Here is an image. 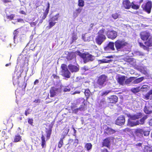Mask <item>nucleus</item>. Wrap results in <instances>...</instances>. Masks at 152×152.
<instances>
[{
  "label": "nucleus",
  "instance_id": "nucleus-1",
  "mask_svg": "<svg viewBox=\"0 0 152 152\" xmlns=\"http://www.w3.org/2000/svg\"><path fill=\"white\" fill-rule=\"evenodd\" d=\"M140 36L141 39L144 41H146L145 45L142 43L140 42V47L144 50L147 51L149 50L148 47L152 46V36L151 35L150 33L147 31H143L141 33Z\"/></svg>",
  "mask_w": 152,
  "mask_h": 152
},
{
  "label": "nucleus",
  "instance_id": "nucleus-2",
  "mask_svg": "<svg viewBox=\"0 0 152 152\" xmlns=\"http://www.w3.org/2000/svg\"><path fill=\"white\" fill-rule=\"evenodd\" d=\"M115 48L118 51H127V43L123 40H118L115 43Z\"/></svg>",
  "mask_w": 152,
  "mask_h": 152
},
{
  "label": "nucleus",
  "instance_id": "nucleus-3",
  "mask_svg": "<svg viewBox=\"0 0 152 152\" xmlns=\"http://www.w3.org/2000/svg\"><path fill=\"white\" fill-rule=\"evenodd\" d=\"M77 54L83 59V61L84 63L92 61L95 58L94 56L88 53H82L78 51L77 52Z\"/></svg>",
  "mask_w": 152,
  "mask_h": 152
},
{
  "label": "nucleus",
  "instance_id": "nucleus-4",
  "mask_svg": "<svg viewBox=\"0 0 152 152\" xmlns=\"http://www.w3.org/2000/svg\"><path fill=\"white\" fill-rule=\"evenodd\" d=\"M106 39L104 35V29H102L99 30L98 32V35L96 38V41L97 44L101 45Z\"/></svg>",
  "mask_w": 152,
  "mask_h": 152
},
{
  "label": "nucleus",
  "instance_id": "nucleus-5",
  "mask_svg": "<svg viewBox=\"0 0 152 152\" xmlns=\"http://www.w3.org/2000/svg\"><path fill=\"white\" fill-rule=\"evenodd\" d=\"M62 70L61 71V75L65 77L64 79L67 80V78L70 77L71 74L68 70L67 66L64 64H62L61 66Z\"/></svg>",
  "mask_w": 152,
  "mask_h": 152
},
{
  "label": "nucleus",
  "instance_id": "nucleus-6",
  "mask_svg": "<svg viewBox=\"0 0 152 152\" xmlns=\"http://www.w3.org/2000/svg\"><path fill=\"white\" fill-rule=\"evenodd\" d=\"M107 80V77L106 75H102L99 76L97 81V83L99 86V88H101L104 86Z\"/></svg>",
  "mask_w": 152,
  "mask_h": 152
},
{
  "label": "nucleus",
  "instance_id": "nucleus-7",
  "mask_svg": "<svg viewBox=\"0 0 152 152\" xmlns=\"http://www.w3.org/2000/svg\"><path fill=\"white\" fill-rule=\"evenodd\" d=\"M152 7V3L151 1H148L142 6L143 10L148 13L151 12Z\"/></svg>",
  "mask_w": 152,
  "mask_h": 152
},
{
  "label": "nucleus",
  "instance_id": "nucleus-8",
  "mask_svg": "<svg viewBox=\"0 0 152 152\" xmlns=\"http://www.w3.org/2000/svg\"><path fill=\"white\" fill-rule=\"evenodd\" d=\"M112 140H113V138L110 137H108L104 140L102 142L103 146H105L108 148H109L111 145V142Z\"/></svg>",
  "mask_w": 152,
  "mask_h": 152
},
{
  "label": "nucleus",
  "instance_id": "nucleus-9",
  "mask_svg": "<svg viewBox=\"0 0 152 152\" xmlns=\"http://www.w3.org/2000/svg\"><path fill=\"white\" fill-rule=\"evenodd\" d=\"M106 34L108 38L112 39H115L117 36V32L114 30H108L106 32Z\"/></svg>",
  "mask_w": 152,
  "mask_h": 152
},
{
  "label": "nucleus",
  "instance_id": "nucleus-10",
  "mask_svg": "<svg viewBox=\"0 0 152 152\" xmlns=\"http://www.w3.org/2000/svg\"><path fill=\"white\" fill-rule=\"evenodd\" d=\"M60 89L54 87H51L50 91V97H53L60 92Z\"/></svg>",
  "mask_w": 152,
  "mask_h": 152
},
{
  "label": "nucleus",
  "instance_id": "nucleus-11",
  "mask_svg": "<svg viewBox=\"0 0 152 152\" xmlns=\"http://www.w3.org/2000/svg\"><path fill=\"white\" fill-rule=\"evenodd\" d=\"M125 121L124 116L121 115L119 116L116 120L115 124L117 125L121 126L124 124Z\"/></svg>",
  "mask_w": 152,
  "mask_h": 152
},
{
  "label": "nucleus",
  "instance_id": "nucleus-12",
  "mask_svg": "<svg viewBox=\"0 0 152 152\" xmlns=\"http://www.w3.org/2000/svg\"><path fill=\"white\" fill-rule=\"evenodd\" d=\"M114 43L112 42H110L104 48L105 51L109 52L112 50H114Z\"/></svg>",
  "mask_w": 152,
  "mask_h": 152
},
{
  "label": "nucleus",
  "instance_id": "nucleus-13",
  "mask_svg": "<svg viewBox=\"0 0 152 152\" xmlns=\"http://www.w3.org/2000/svg\"><path fill=\"white\" fill-rule=\"evenodd\" d=\"M68 68L72 73L77 72L79 69L78 66H76L71 64L68 65Z\"/></svg>",
  "mask_w": 152,
  "mask_h": 152
},
{
  "label": "nucleus",
  "instance_id": "nucleus-14",
  "mask_svg": "<svg viewBox=\"0 0 152 152\" xmlns=\"http://www.w3.org/2000/svg\"><path fill=\"white\" fill-rule=\"evenodd\" d=\"M118 98L115 96L113 95L107 98V101L108 102L111 103H115L118 101Z\"/></svg>",
  "mask_w": 152,
  "mask_h": 152
},
{
  "label": "nucleus",
  "instance_id": "nucleus-15",
  "mask_svg": "<svg viewBox=\"0 0 152 152\" xmlns=\"http://www.w3.org/2000/svg\"><path fill=\"white\" fill-rule=\"evenodd\" d=\"M138 121H137V120L134 121L131 119L129 118L128 119L127 125L130 127H133L138 125Z\"/></svg>",
  "mask_w": 152,
  "mask_h": 152
},
{
  "label": "nucleus",
  "instance_id": "nucleus-16",
  "mask_svg": "<svg viewBox=\"0 0 152 152\" xmlns=\"http://www.w3.org/2000/svg\"><path fill=\"white\" fill-rule=\"evenodd\" d=\"M134 133L137 136L141 137L143 136V130L140 128L136 129L135 130Z\"/></svg>",
  "mask_w": 152,
  "mask_h": 152
},
{
  "label": "nucleus",
  "instance_id": "nucleus-17",
  "mask_svg": "<svg viewBox=\"0 0 152 152\" xmlns=\"http://www.w3.org/2000/svg\"><path fill=\"white\" fill-rule=\"evenodd\" d=\"M126 77L124 76H118V82L121 85H123L124 84V83Z\"/></svg>",
  "mask_w": 152,
  "mask_h": 152
},
{
  "label": "nucleus",
  "instance_id": "nucleus-18",
  "mask_svg": "<svg viewBox=\"0 0 152 152\" xmlns=\"http://www.w3.org/2000/svg\"><path fill=\"white\" fill-rule=\"evenodd\" d=\"M123 7L125 9H129L131 7V3L128 0H125L123 1Z\"/></svg>",
  "mask_w": 152,
  "mask_h": 152
},
{
  "label": "nucleus",
  "instance_id": "nucleus-19",
  "mask_svg": "<svg viewBox=\"0 0 152 152\" xmlns=\"http://www.w3.org/2000/svg\"><path fill=\"white\" fill-rule=\"evenodd\" d=\"M142 116V113H137L135 114L131 115L130 119L135 120L136 119H138L139 118H141Z\"/></svg>",
  "mask_w": 152,
  "mask_h": 152
},
{
  "label": "nucleus",
  "instance_id": "nucleus-20",
  "mask_svg": "<svg viewBox=\"0 0 152 152\" xmlns=\"http://www.w3.org/2000/svg\"><path fill=\"white\" fill-rule=\"evenodd\" d=\"M152 106H145L144 108L145 113L147 114H149L152 113Z\"/></svg>",
  "mask_w": 152,
  "mask_h": 152
},
{
  "label": "nucleus",
  "instance_id": "nucleus-21",
  "mask_svg": "<svg viewBox=\"0 0 152 152\" xmlns=\"http://www.w3.org/2000/svg\"><path fill=\"white\" fill-rule=\"evenodd\" d=\"M105 130L106 131L105 132H106L108 135L113 134L116 132V131L115 130L108 127H107V128L105 129Z\"/></svg>",
  "mask_w": 152,
  "mask_h": 152
},
{
  "label": "nucleus",
  "instance_id": "nucleus-22",
  "mask_svg": "<svg viewBox=\"0 0 152 152\" xmlns=\"http://www.w3.org/2000/svg\"><path fill=\"white\" fill-rule=\"evenodd\" d=\"M147 118V116L145 115L142 117L139 120H137V121H138V123L137 124L138 125L140 124L143 125L145 123V120Z\"/></svg>",
  "mask_w": 152,
  "mask_h": 152
},
{
  "label": "nucleus",
  "instance_id": "nucleus-23",
  "mask_svg": "<svg viewBox=\"0 0 152 152\" xmlns=\"http://www.w3.org/2000/svg\"><path fill=\"white\" fill-rule=\"evenodd\" d=\"M143 0H141V1L140 2L139 4H140V3L142 2ZM132 5H131V7L134 10H137L139 9L140 7V5L136 4L135 2H133L131 3Z\"/></svg>",
  "mask_w": 152,
  "mask_h": 152
},
{
  "label": "nucleus",
  "instance_id": "nucleus-24",
  "mask_svg": "<svg viewBox=\"0 0 152 152\" xmlns=\"http://www.w3.org/2000/svg\"><path fill=\"white\" fill-rule=\"evenodd\" d=\"M152 95V90H151L144 96V98L146 100H148L151 97Z\"/></svg>",
  "mask_w": 152,
  "mask_h": 152
},
{
  "label": "nucleus",
  "instance_id": "nucleus-25",
  "mask_svg": "<svg viewBox=\"0 0 152 152\" xmlns=\"http://www.w3.org/2000/svg\"><path fill=\"white\" fill-rule=\"evenodd\" d=\"M144 79V77H141L140 78H138L134 80L132 82V83L134 84L142 82Z\"/></svg>",
  "mask_w": 152,
  "mask_h": 152
},
{
  "label": "nucleus",
  "instance_id": "nucleus-26",
  "mask_svg": "<svg viewBox=\"0 0 152 152\" xmlns=\"http://www.w3.org/2000/svg\"><path fill=\"white\" fill-rule=\"evenodd\" d=\"M112 61V60H107L106 59H102V60H98V62L99 64H101L102 63H110Z\"/></svg>",
  "mask_w": 152,
  "mask_h": 152
},
{
  "label": "nucleus",
  "instance_id": "nucleus-27",
  "mask_svg": "<svg viewBox=\"0 0 152 152\" xmlns=\"http://www.w3.org/2000/svg\"><path fill=\"white\" fill-rule=\"evenodd\" d=\"M134 77H130L126 79L124 85H129L134 80Z\"/></svg>",
  "mask_w": 152,
  "mask_h": 152
},
{
  "label": "nucleus",
  "instance_id": "nucleus-28",
  "mask_svg": "<svg viewBox=\"0 0 152 152\" xmlns=\"http://www.w3.org/2000/svg\"><path fill=\"white\" fill-rule=\"evenodd\" d=\"M143 150V152H152V149L148 146L144 147Z\"/></svg>",
  "mask_w": 152,
  "mask_h": 152
},
{
  "label": "nucleus",
  "instance_id": "nucleus-29",
  "mask_svg": "<svg viewBox=\"0 0 152 152\" xmlns=\"http://www.w3.org/2000/svg\"><path fill=\"white\" fill-rule=\"evenodd\" d=\"M56 23V22H54L53 20L50 19L49 20V28H51Z\"/></svg>",
  "mask_w": 152,
  "mask_h": 152
},
{
  "label": "nucleus",
  "instance_id": "nucleus-30",
  "mask_svg": "<svg viewBox=\"0 0 152 152\" xmlns=\"http://www.w3.org/2000/svg\"><path fill=\"white\" fill-rule=\"evenodd\" d=\"M140 91V86L131 89V91L134 93H137Z\"/></svg>",
  "mask_w": 152,
  "mask_h": 152
},
{
  "label": "nucleus",
  "instance_id": "nucleus-31",
  "mask_svg": "<svg viewBox=\"0 0 152 152\" xmlns=\"http://www.w3.org/2000/svg\"><path fill=\"white\" fill-rule=\"evenodd\" d=\"M148 86L147 85H143L140 87V91L143 92H145L147 91L148 89Z\"/></svg>",
  "mask_w": 152,
  "mask_h": 152
},
{
  "label": "nucleus",
  "instance_id": "nucleus-32",
  "mask_svg": "<svg viewBox=\"0 0 152 152\" xmlns=\"http://www.w3.org/2000/svg\"><path fill=\"white\" fill-rule=\"evenodd\" d=\"M91 94V93L88 89H86L85 90V96L86 97L87 99L90 95Z\"/></svg>",
  "mask_w": 152,
  "mask_h": 152
},
{
  "label": "nucleus",
  "instance_id": "nucleus-33",
  "mask_svg": "<svg viewBox=\"0 0 152 152\" xmlns=\"http://www.w3.org/2000/svg\"><path fill=\"white\" fill-rule=\"evenodd\" d=\"M64 137H62L61 138L60 140L58 143V147L60 148L61 147L63 144V140L64 139Z\"/></svg>",
  "mask_w": 152,
  "mask_h": 152
},
{
  "label": "nucleus",
  "instance_id": "nucleus-34",
  "mask_svg": "<svg viewBox=\"0 0 152 152\" xmlns=\"http://www.w3.org/2000/svg\"><path fill=\"white\" fill-rule=\"evenodd\" d=\"M41 139H42V144L41 145L42 146V148H43L44 146L45 145L46 142L45 140V138L44 136L42 135L41 137Z\"/></svg>",
  "mask_w": 152,
  "mask_h": 152
},
{
  "label": "nucleus",
  "instance_id": "nucleus-35",
  "mask_svg": "<svg viewBox=\"0 0 152 152\" xmlns=\"http://www.w3.org/2000/svg\"><path fill=\"white\" fill-rule=\"evenodd\" d=\"M90 69V68L88 66H85L84 67H82L80 70L82 72H84L86 71L89 70Z\"/></svg>",
  "mask_w": 152,
  "mask_h": 152
},
{
  "label": "nucleus",
  "instance_id": "nucleus-36",
  "mask_svg": "<svg viewBox=\"0 0 152 152\" xmlns=\"http://www.w3.org/2000/svg\"><path fill=\"white\" fill-rule=\"evenodd\" d=\"M20 140H21V137L20 135H16L14 138V142H17L20 141Z\"/></svg>",
  "mask_w": 152,
  "mask_h": 152
},
{
  "label": "nucleus",
  "instance_id": "nucleus-37",
  "mask_svg": "<svg viewBox=\"0 0 152 152\" xmlns=\"http://www.w3.org/2000/svg\"><path fill=\"white\" fill-rule=\"evenodd\" d=\"M83 39L85 41H90L91 38L90 37H88L86 35H85L84 36H82Z\"/></svg>",
  "mask_w": 152,
  "mask_h": 152
},
{
  "label": "nucleus",
  "instance_id": "nucleus-38",
  "mask_svg": "<svg viewBox=\"0 0 152 152\" xmlns=\"http://www.w3.org/2000/svg\"><path fill=\"white\" fill-rule=\"evenodd\" d=\"M134 54L136 56H144V53L139 51H136L134 52Z\"/></svg>",
  "mask_w": 152,
  "mask_h": 152
},
{
  "label": "nucleus",
  "instance_id": "nucleus-39",
  "mask_svg": "<svg viewBox=\"0 0 152 152\" xmlns=\"http://www.w3.org/2000/svg\"><path fill=\"white\" fill-rule=\"evenodd\" d=\"M49 8L50 4L49 3H48L47 8L46 9L45 12L44 13V15H45L46 16H47V15L48 14L49 11Z\"/></svg>",
  "mask_w": 152,
  "mask_h": 152
},
{
  "label": "nucleus",
  "instance_id": "nucleus-40",
  "mask_svg": "<svg viewBox=\"0 0 152 152\" xmlns=\"http://www.w3.org/2000/svg\"><path fill=\"white\" fill-rule=\"evenodd\" d=\"M99 104L102 107H104L106 106V102L104 100L102 99L101 101Z\"/></svg>",
  "mask_w": 152,
  "mask_h": 152
},
{
  "label": "nucleus",
  "instance_id": "nucleus-41",
  "mask_svg": "<svg viewBox=\"0 0 152 152\" xmlns=\"http://www.w3.org/2000/svg\"><path fill=\"white\" fill-rule=\"evenodd\" d=\"M92 147V145L91 143H87L85 145V148L87 150L89 151L91 149Z\"/></svg>",
  "mask_w": 152,
  "mask_h": 152
},
{
  "label": "nucleus",
  "instance_id": "nucleus-42",
  "mask_svg": "<svg viewBox=\"0 0 152 152\" xmlns=\"http://www.w3.org/2000/svg\"><path fill=\"white\" fill-rule=\"evenodd\" d=\"M18 29H17L15 30L13 32V35H14L13 39H14V42L15 41V39L16 36L18 34V33L19 32V31H18Z\"/></svg>",
  "mask_w": 152,
  "mask_h": 152
},
{
  "label": "nucleus",
  "instance_id": "nucleus-43",
  "mask_svg": "<svg viewBox=\"0 0 152 152\" xmlns=\"http://www.w3.org/2000/svg\"><path fill=\"white\" fill-rule=\"evenodd\" d=\"M110 92V90H107L103 91L102 93V96H106Z\"/></svg>",
  "mask_w": 152,
  "mask_h": 152
},
{
  "label": "nucleus",
  "instance_id": "nucleus-44",
  "mask_svg": "<svg viewBox=\"0 0 152 152\" xmlns=\"http://www.w3.org/2000/svg\"><path fill=\"white\" fill-rule=\"evenodd\" d=\"M78 5L80 7H83L84 6V1L83 0H79L78 1Z\"/></svg>",
  "mask_w": 152,
  "mask_h": 152
},
{
  "label": "nucleus",
  "instance_id": "nucleus-45",
  "mask_svg": "<svg viewBox=\"0 0 152 152\" xmlns=\"http://www.w3.org/2000/svg\"><path fill=\"white\" fill-rule=\"evenodd\" d=\"M120 16V14L117 13L113 14L112 15V17L114 19H116Z\"/></svg>",
  "mask_w": 152,
  "mask_h": 152
},
{
  "label": "nucleus",
  "instance_id": "nucleus-46",
  "mask_svg": "<svg viewBox=\"0 0 152 152\" xmlns=\"http://www.w3.org/2000/svg\"><path fill=\"white\" fill-rule=\"evenodd\" d=\"M142 143H139L136 144L135 146L136 147H139L138 148L139 149V150H140L141 149H142Z\"/></svg>",
  "mask_w": 152,
  "mask_h": 152
},
{
  "label": "nucleus",
  "instance_id": "nucleus-47",
  "mask_svg": "<svg viewBox=\"0 0 152 152\" xmlns=\"http://www.w3.org/2000/svg\"><path fill=\"white\" fill-rule=\"evenodd\" d=\"M51 130H49L46 132L47 133V138H49L51 134Z\"/></svg>",
  "mask_w": 152,
  "mask_h": 152
},
{
  "label": "nucleus",
  "instance_id": "nucleus-48",
  "mask_svg": "<svg viewBox=\"0 0 152 152\" xmlns=\"http://www.w3.org/2000/svg\"><path fill=\"white\" fill-rule=\"evenodd\" d=\"M58 15L59 14H56L55 16L51 18L50 19L53 20V21L54 22H55V21H57L58 20V17H58Z\"/></svg>",
  "mask_w": 152,
  "mask_h": 152
},
{
  "label": "nucleus",
  "instance_id": "nucleus-49",
  "mask_svg": "<svg viewBox=\"0 0 152 152\" xmlns=\"http://www.w3.org/2000/svg\"><path fill=\"white\" fill-rule=\"evenodd\" d=\"M84 106L83 105H80V107L79 108H78L79 110L80 111H82L83 110H84Z\"/></svg>",
  "mask_w": 152,
  "mask_h": 152
},
{
  "label": "nucleus",
  "instance_id": "nucleus-50",
  "mask_svg": "<svg viewBox=\"0 0 152 152\" xmlns=\"http://www.w3.org/2000/svg\"><path fill=\"white\" fill-rule=\"evenodd\" d=\"M149 134V131H144L143 130V134L145 136H148Z\"/></svg>",
  "mask_w": 152,
  "mask_h": 152
},
{
  "label": "nucleus",
  "instance_id": "nucleus-51",
  "mask_svg": "<svg viewBox=\"0 0 152 152\" xmlns=\"http://www.w3.org/2000/svg\"><path fill=\"white\" fill-rule=\"evenodd\" d=\"M68 132V131H67V130H64L62 134V137L63 136L64 137V136L65 137V136H66Z\"/></svg>",
  "mask_w": 152,
  "mask_h": 152
},
{
  "label": "nucleus",
  "instance_id": "nucleus-52",
  "mask_svg": "<svg viewBox=\"0 0 152 152\" xmlns=\"http://www.w3.org/2000/svg\"><path fill=\"white\" fill-rule=\"evenodd\" d=\"M70 90V88L68 86L67 87L65 88L64 89V92L69 91Z\"/></svg>",
  "mask_w": 152,
  "mask_h": 152
},
{
  "label": "nucleus",
  "instance_id": "nucleus-53",
  "mask_svg": "<svg viewBox=\"0 0 152 152\" xmlns=\"http://www.w3.org/2000/svg\"><path fill=\"white\" fill-rule=\"evenodd\" d=\"M81 9H78L76 10V16H78V14H79L81 12Z\"/></svg>",
  "mask_w": 152,
  "mask_h": 152
},
{
  "label": "nucleus",
  "instance_id": "nucleus-54",
  "mask_svg": "<svg viewBox=\"0 0 152 152\" xmlns=\"http://www.w3.org/2000/svg\"><path fill=\"white\" fill-rule=\"evenodd\" d=\"M14 17V15H10L8 16H7V18L8 19H10L11 20H12L13 19V18Z\"/></svg>",
  "mask_w": 152,
  "mask_h": 152
},
{
  "label": "nucleus",
  "instance_id": "nucleus-55",
  "mask_svg": "<svg viewBox=\"0 0 152 152\" xmlns=\"http://www.w3.org/2000/svg\"><path fill=\"white\" fill-rule=\"evenodd\" d=\"M77 39V36L75 35H73L72 37V42H73L75 40Z\"/></svg>",
  "mask_w": 152,
  "mask_h": 152
},
{
  "label": "nucleus",
  "instance_id": "nucleus-56",
  "mask_svg": "<svg viewBox=\"0 0 152 152\" xmlns=\"http://www.w3.org/2000/svg\"><path fill=\"white\" fill-rule=\"evenodd\" d=\"M33 120L32 119H29L28 120V123L29 124H30L31 125H32L33 123Z\"/></svg>",
  "mask_w": 152,
  "mask_h": 152
},
{
  "label": "nucleus",
  "instance_id": "nucleus-57",
  "mask_svg": "<svg viewBox=\"0 0 152 152\" xmlns=\"http://www.w3.org/2000/svg\"><path fill=\"white\" fill-rule=\"evenodd\" d=\"M1 1L4 3H7L8 2H11V1L10 0H1Z\"/></svg>",
  "mask_w": 152,
  "mask_h": 152
},
{
  "label": "nucleus",
  "instance_id": "nucleus-58",
  "mask_svg": "<svg viewBox=\"0 0 152 152\" xmlns=\"http://www.w3.org/2000/svg\"><path fill=\"white\" fill-rule=\"evenodd\" d=\"M52 77H53L54 78L56 79H59V77L56 75H52Z\"/></svg>",
  "mask_w": 152,
  "mask_h": 152
},
{
  "label": "nucleus",
  "instance_id": "nucleus-59",
  "mask_svg": "<svg viewBox=\"0 0 152 152\" xmlns=\"http://www.w3.org/2000/svg\"><path fill=\"white\" fill-rule=\"evenodd\" d=\"M125 115H126L129 118H130L131 117V115L129 113H125Z\"/></svg>",
  "mask_w": 152,
  "mask_h": 152
},
{
  "label": "nucleus",
  "instance_id": "nucleus-60",
  "mask_svg": "<svg viewBox=\"0 0 152 152\" xmlns=\"http://www.w3.org/2000/svg\"><path fill=\"white\" fill-rule=\"evenodd\" d=\"M104 57L105 58H109V59L113 58V57L112 56H104Z\"/></svg>",
  "mask_w": 152,
  "mask_h": 152
},
{
  "label": "nucleus",
  "instance_id": "nucleus-61",
  "mask_svg": "<svg viewBox=\"0 0 152 152\" xmlns=\"http://www.w3.org/2000/svg\"><path fill=\"white\" fill-rule=\"evenodd\" d=\"M78 110H79L78 109V108H76V109H75L74 110H73V112L75 113H77L78 112Z\"/></svg>",
  "mask_w": 152,
  "mask_h": 152
},
{
  "label": "nucleus",
  "instance_id": "nucleus-62",
  "mask_svg": "<svg viewBox=\"0 0 152 152\" xmlns=\"http://www.w3.org/2000/svg\"><path fill=\"white\" fill-rule=\"evenodd\" d=\"M36 24H37V23L34 22L31 23H30V25L31 26H35L36 25Z\"/></svg>",
  "mask_w": 152,
  "mask_h": 152
},
{
  "label": "nucleus",
  "instance_id": "nucleus-63",
  "mask_svg": "<svg viewBox=\"0 0 152 152\" xmlns=\"http://www.w3.org/2000/svg\"><path fill=\"white\" fill-rule=\"evenodd\" d=\"M30 114V113L28 112V110L25 111V115H26L27 116L28 114Z\"/></svg>",
  "mask_w": 152,
  "mask_h": 152
},
{
  "label": "nucleus",
  "instance_id": "nucleus-64",
  "mask_svg": "<svg viewBox=\"0 0 152 152\" xmlns=\"http://www.w3.org/2000/svg\"><path fill=\"white\" fill-rule=\"evenodd\" d=\"M34 102L35 103H39L40 102V100L38 99H36L34 101Z\"/></svg>",
  "mask_w": 152,
  "mask_h": 152
}]
</instances>
